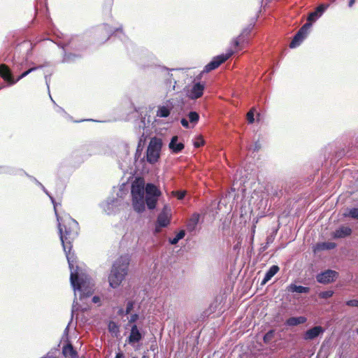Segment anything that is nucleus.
<instances>
[{
  "label": "nucleus",
  "mask_w": 358,
  "mask_h": 358,
  "mask_svg": "<svg viewBox=\"0 0 358 358\" xmlns=\"http://www.w3.org/2000/svg\"><path fill=\"white\" fill-rule=\"evenodd\" d=\"M327 7L328 6L324 4H321L317 6L314 12H312L308 15L307 22H310L312 24V22L315 21L320 16H321V15L324 13Z\"/></svg>",
  "instance_id": "17"
},
{
  "label": "nucleus",
  "mask_w": 358,
  "mask_h": 358,
  "mask_svg": "<svg viewBox=\"0 0 358 358\" xmlns=\"http://www.w3.org/2000/svg\"><path fill=\"white\" fill-rule=\"evenodd\" d=\"M171 113V109L167 106H162L158 107L157 116L159 117H167Z\"/></svg>",
  "instance_id": "26"
},
{
  "label": "nucleus",
  "mask_w": 358,
  "mask_h": 358,
  "mask_svg": "<svg viewBox=\"0 0 358 358\" xmlns=\"http://www.w3.org/2000/svg\"><path fill=\"white\" fill-rule=\"evenodd\" d=\"M118 315H120V316H123V315H125V310H123L122 308H120L118 312H117Z\"/></svg>",
  "instance_id": "43"
},
{
  "label": "nucleus",
  "mask_w": 358,
  "mask_h": 358,
  "mask_svg": "<svg viewBox=\"0 0 358 358\" xmlns=\"http://www.w3.org/2000/svg\"><path fill=\"white\" fill-rule=\"evenodd\" d=\"M92 302H93L94 303H98V302H99V301H100V298H99V296H94L92 298Z\"/></svg>",
  "instance_id": "42"
},
{
  "label": "nucleus",
  "mask_w": 358,
  "mask_h": 358,
  "mask_svg": "<svg viewBox=\"0 0 358 358\" xmlns=\"http://www.w3.org/2000/svg\"><path fill=\"white\" fill-rule=\"evenodd\" d=\"M352 229L348 227H341L336 229L334 233V237L335 238H341L348 236L351 234Z\"/></svg>",
  "instance_id": "20"
},
{
  "label": "nucleus",
  "mask_w": 358,
  "mask_h": 358,
  "mask_svg": "<svg viewBox=\"0 0 358 358\" xmlns=\"http://www.w3.org/2000/svg\"><path fill=\"white\" fill-rule=\"evenodd\" d=\"M348 215L354 219L358 220V208L350 209Z\"/></svg>",
  "instance_id": "36"
},
{
  "label": "nucleus",
  "mask_w": 358,
  "mask_h": 358,
  "mask_svg": "<svg viewBox=\"0 0 358 358\" xmlns=\"http://www.w3.org/2000/svg\"><path fill=\"white\" fill-rule=\"evenodd\" d=\"M173 194L177 197L178 199L181 200L185 197L186 192L185 191H176L173 192Z\"/></svg>",
  "instance_id": "38"
},
{
  "label": "nucleus",
  "mask_w": 358,
  "mask_h": 358,
  "mask_svg": "<svg viewBox=\"0 0 358 358\" xmlns=\"http://www.w3.org/2000/svg\"><path fill=\"white\" fill-rule=\"evenodd\" d=\"M145 185L144 179L142 178H136L131 185V196H144Z\"/></svg>",
  "instance_id": "9"
},
{
  "label": "nucleus",
  "mask_w": 358,
  "mask_h": 358,
  "mask_svg": "<svg viewBox=\"0 0 358 358\" xmlns=\"http://www.w3.org/2000/svg\"><path fill=\"white\" fill-rule=\"evenodd\" d=\"M130 257L128 255H121L113 263L108 275V282L111 287H118L128 274Z\"/></svg>",
  "instance_id": "2"
},
{
  "label": "nucleus",
  "mask_w": 358,
  "mask_h": 358,
  "mask_svg": "<svg viewBox=\"0 0 358 358\" xmlns=\"http://www.w3.org/2000/svg\"><path fill=\"white\" fill-rule=\"evenodd\" d=\"M108 329L110 332L117 333L119 331V327L114 322H110L108 324Z\"/></svg>",
  "instance_id": "34"
},
{
  "label": "nucleus",
  "mask_w": 358,
  "mask_h": 358,
  "mask_svg": "<svg viewBox=\"0 0 358 358\" xmlns=\"http://www.w3.org/2000/svg\"><path fill=\"white\" fill-rule=\"evenodd\" d=\"M115 358H125V357L122 352H118L116 354Z\"/></svg>",
  "instance_id": "44"
},
{
  "label": "nucleus",
  "mask_w": 358,
  "mask_h": 358,
  "mask_svg": "<svg viewBox=\"0 0 358 358\" xmlns=\"http://www.w3.org/2000/svg\"><path fill=\"white\" fill-rule=\"evenodd\" d=\"M112 3H113V0H110V2H109V6H111Z\"/></svg>",
  "instance_id": "46"
},
{
  "label": "nucleus",
  "mask_w": 358,
  "mask_h": 358,
  "mask_svg": "<svg viewBox=\"0 0 358 358\" xmlns=\"http://www.w3.org/2000/svg\"><path fill=\"white\" fill-rule=\"evenodd\" d=\"M275 331L274 330H269L263 338V341L265 343H269L272 339L274 337Z\"/></svg>",
  "instance_id": "31"
},
{
  "label": "nucleus",
  "mask_w": 358,
  "mask_h": 358,
  "mask_svg": "<svg viewBox=\"0 0 358 358\" xmlns=\"http://www.w3.org/2000/svg\"><path fill=\"white\" fill-rule=\"evenodd\" d=\"M178 140L177 136H173L169 145V149L175 154L180 152L185 148V145L182 143H178Z\"/></svg>",
  "instance_id": "15"
},
{
  "label": "nucleus",
  "mask_w": 358,
  "mask_h": 358,
  "mask_svg": "<svg viewBox=\"0 0 358 358\" xmlns=\"http://www.w3.org/2000/svg\"><path fill=\"white\" fill-rule=\"evenodd\" d=\"M180 122L184 127L189 128V122L185 118H182Z\"/></svg>",
  "instance_id": "41"
},
{
  "label": "nucleus",
  "mask_w": 358,
  "mask_h": 358,
  "mask_svg": "<svg viewBox=\"0 0 358 358\" xmlns=\"http://www.w3.org/2000/svg\"><path fill=\"white\" fill-rule=\"evenodd\" d=\"M142 339V335L136 324L131 327L130 335L128 337V343L133 344L139 342Z\"/></svg>",
  "instance_id": "16"
},
{
  "label": "nucleus",
  "mask_w": 358,
  "mask_h": 358,
  "mask_svg": "<svg viewBox=\"0 0 358 358\" xmlns=\"http://www.w3.org/2000/svg\"><path fill=\"white\" fill-rule=\"evenodd\" d=\"M146 196H157L159 197L162 195L160 189L152 183H147L145 185Z\"/></svg>",
  "instance_id": "18"
},
{
  "label": "nucleus",
  "mask_w": 358,
  "mask_h": 358,
  "mask_svg": "<svg viewBox=\"0 0 358 358\" xmlns=\"http://www.w3.org/2000/svg\"><path fill=\"white\" fill-rule=\"evenodd\" d=\"M133 358H136V357H133Z\"/></svg>",
  "instance_id": "49"
},
{
  "label": "nucleus",
  "mask_w": 358,
  "mask_h": 358,
  "mask_svg": "<svg viewBox=\"0 0 358 358\" xmlns=\"http://www.w3.org/2000/svg\"><path fill=\"white\" fill-rule=\"evenodd\" d=\"M138 319V315L135 313L132 314L129 320V323H134Z\"/></svg>",
  "instance_id": "40"
},
{
  "label": "nucleus",
  "mask_w": 358,
  "mask_h": 358,
  "mask_svg": "<svg viewBox=\"0 0 358 358\" xmlns=\"http://www.w3.org/2000/svg\"><path fill=\"white\" fill-rule=\"evenodd\" d=\"M325 329L321 326H315L303 334V339L304 341H313L323 334Z\"/></svg>",
  "instance_id": "10"
},
{
  "label": "nucleus",
  "mask_w": 358,
  "mask_h": 358,
  "mask_svg": "<svg viewBox=\"0 0 358 358\" xmlns=\"http://www.w3.org/2000/svg\"><path fill=\"white\" fill-rule=\"evenodd\" d=\"M158 198L157 196H145V202L150 210H153L156 208Z\"/></svg>",
  "instance_id": "25"
},
{
  "label": "nucleus",
  "mask_w": 358,
  "mask_h": 358,
  "mask_svg": "<svg viewBox=\"0 0 358 358\" xmlns=\"http://www.w3.org/2000/svg\"><path fill=\"white\" fill-rule=\"evenodd\" d=\"M52 202L57 220L59 222L60 217L59 216L57 210V203L54 201H52ZM58 227L63 249L65 252L69 268L72 271L73 268V261L72 259L73 254L71 255V249L73 247L72 243L78 235L79 225L74 219L69 217L65 220L62 224L59 222Z\"/></svg>",
  "instance_id": "1"
},
{
  "label": "nucleus",
  "mask_w": 358,
  "mask_h": 358,
  "mask_svg": "<svg viewBox=\"0 0 358 358\" xmlns=\"http://www.w3.org/2000/svg\"><path fill=\"white\" fill-rule=\"evenodd\" d=\"M134 302L133 301H129L127 303V307L125 309V315H129L132 309L134 308Z\"/></svg>",
  "instance_id": "37"
},
{
  "label": "nucleus",
  "mask_w": 358,
  "mask_h": 358,
  "mask_svg": "<svg viewBox=\"0 0 358 358\" xmlns=\"http://www.w3.org/2000/svg\"><path fill=\"white\" fill-rule=\"evenodd\" d=\"M185 235V232L184 230H180L178 234L177 235L172 239H169V243L171 244V245H176L178 243V242L184 238Z\"/></svg>",
  "instance_id": "29"
},
{
  "label": "nucleus",
  "mask_w": 358,
  "mask_h": 358,
  "mask_svg": "<svg viewBox=\"0 0 358 358\" xmlns=\"http://www.w3.org/2000/svg\"><path fill=\"white\" fill-rule=\"evenodd\" d=\"M170 211L171 208L169 206L165 205L157 217V224L160 227H166L170 223Z\"/></svg>",
  "instance_id": "11"
},
{
  "label": "nucleus",
  "mask_w": 358,
  "mask_h": 358,
  "mask_svg": "<svg viewBox=\"0 0 358 358\" xmlns=\"http://www.w3.org/2000/svg\"><path fill=\"white\" fill-rule=\"evenodd\" d=\"M0 77L10 85L17 83L13 77L10 68L5 64H0Z\"/></svg>",
  "instance_id": "12"
},
{
  "label": "nucleus",
  "mask_w": 358,
  "mask_h": 358,
  "mask_svg": "<svg viewBox=\"0 0 358 358\" xmlns=\"http://www.w3.org/2000/svg\"><path fill=\"white\" fill-rule=\"evenodd\" d=\"M203 90L204 85L201 83H196L192 86L189 96L192 99H197L203 95Z\"/></svg>",
  "instance_id": "13"
},
{
  "label": "nucleus",
  "mask_w": 358,
  "mask_h": 358,
  "mask_svg": "<svg viewBox=\"0 0 358 358\" xmlns=\"http://www.w3.org/2000/svg\"><path fill=\"white\" fill-rule=\"evenodd\" d=\"M287 290L291 292L308 293L310 292V288L308 287L291 284L287 287Z\"/></svg>",
  "instance_id": "24"
},
{
  "label": "nucleus",
  "mask_w": 358,
  "mask_h": 358,
  "mask_svg": "<svg viewBox=\"0 0 358 358\" xmlns=\"http://www.w3.org/2000/svg\"><path fill=\"white\" fill-rule=\"evenodd\" d=\"M162 147V140L157 137L150 139L147 148L146 158L150 164L156 163L160 157V152Z\"/></svg>",
  "instance_id": "4"
},
{
  "label": "nucleus",
  "mask_w": 358,
  "mask_h": 358,
  "mask_svg": "<svg viewBox=\"0 0 358 358\" xmlns=\"http://www.w3.org/2000/svg\"><path fill=\"white\" fill-rule=\"evenodd\" d=\"M204 140L203 139V137L201 136H197L196 138V141L194 142V146L195 148H200L201 146L204 145Z\"/></svg>",
  "instance_id": "35"
},
{
  "label": "nucleus",
  "mask_w": 358,
  "mask_h": 358,
  "mask_svg": "<svg viewBox=\"0 0 358 358\" xmlns=\"http://www.w3.org/2000/svg\"><path fill=\"white\" fill-rule=\"evenodd\" d=\"M255 108L253 107L248 112L246 115L247 120L249 124H252L255 122Z\"/></svg>",
  "instance_id": "32"
},
{
  "label": "nucleus",
  "mask_w": 358,
  "mask_h": 358,
  "mask_svg": "<svg viewBox=\"0 0 358 358\" xmlns=\"http://www.w3.org/2000/svg\"><path fill=\"white\" fill-rule=\"evenodd\" d=\"M333 294H334L333 291L328 290V291L321 292L319 294V296L321 299H329V298L333 296Z\"/></svg>",
  "instance_id": "33"
},
{
  "label": "nucleus",
  "mask_w": 358,
  "mask_h": 358,
  "mask_svg": "<svg viewBox=\"0 0 358 358\" xmlns=\"http://www.w3.org/2000/svg\"><path fill=\"white\" fill-rule=\"evenodd\" d=\"M160 230L157 229V227L156 228V231L157 232H159Z\"/></svg>",
  "instance_id": "48"
},
{
  "label": "nucleus",
  "mask_w": 358,
  "mask_h": 358,
  "mask_svg": "<svg viewBox=\"0 0 358 358\" xmlns=\"http://www.w3.org/2000/svg\"><path fill=\"white\" fill-rule=\"evenodd\" d=\"M253 26L251 24L243 29L240 35L232 41L236 50H241L249 43Z\"/></svg>",
  "instance_id": "5"
},
{
  "label": "nucleus",
  "mask_w": 358,
  "mask_h": 358,
  "mask_svg": "<svg viewBox=\"0 0 358 358\" xmlns=\"http://www.w3.org/2000/svg\"><path fill=\"white\" fill-rule=\"evenodd\" d=\"M336 244L334 242H323L317 243L314 249L315 252L325 250H331L335 248Z\"/></svg>",
  "instance_id": "23"
},
{
  "label": "nucleus",
  "mask_w": 358,
  "mask_h": 358,
  "mask_svg": "<svg viewBox=\"0 0 358 358\" xmlns=\"http://www.w3.org/2000/svg\"><path fill=\"white\" fill-rule=\"evenodd\" d=\"M354 3H355V0H350V1H349V6H351Z\"/></svg>",
  "instance_id": "45"
},
{
  "label": "nucleus",
  "mask_w": 358,
  "mask_h": 358,
  "mask_svg": "<svg viewBox=\"0 0 358 358\" xmlns=\"http://www.w3.org/2000/svg\"><path fill=\"white\" fill-rule=\"evenodd\" d=\"M47 64H42V65H39L38 66H34V67H31L30 69H29L27 71L23 72L18 78L17 79H16L15 80L19 81L20 80H21L22 78H24L25 76H27V75H29L30 73L36 71V69H41V68H43L44 66H45Z\"/></svg>",
  "instance_id": "28"
},
{
  "label": "nucleus",
  "mask_w": 358,
  "mask_h": 358,
  "mask_svg": "<svg viewBox=\"0 0 358 358\" xmlns=\"http://www.w3.org/2000/svg\"><path fill=\"white\" fill-rule=\"evenodd\" d=\"M142 358H149V357H148V356H146V355H143V356L142 357Z\"/></svg>",
  "instance_id": "47"
},
{
  "label": "nucleus",
  "mask_w": 358,
  "mask_h": 358,
  "mask_svg": "<svg viewBox=\"0 0 358 358\" xmlns=\"http://www.w3.org/2000/svg\"><path fill=\"white\" fill-rule=\"evenodd\" d=\"M338 273L333 270L328 269L317 275V281L322 284H329L334 282L337 277Z\"/></svg>",
  "instance_id": "8"
},
{
  "label": "nucleus",
  "mask_w": 358,
  "mask_h": 358,
  "mask_svg": "<svg viewBox=\"0 0 358 358\" xmlns=\"http://www.w3.org/2000/svg\"><path fill=\"white\" fill-rule=\"evenodd\" d=\"M189 122L193 124H196L199 120V114L195 111H191L188 114Z\"/></svg>",
  "instance_id": "30"
},
{
  "label": "nucleus",
  "mask_w": 358,
  "mask_h": 358,
  "mask_svg": "<svg viewBox=\"0 0 358 358\" xmlns=\"http://www.w3.org/2000/svg\"><path fill=\"white\" fill-rule=\"evenodd\" d=\"M70 280L73 289L81 292V298L88 297L94 293V289L92 287L90 286V282H88V285H86L87 282L83 278H79L76 270L71 271Z\"/></svg>",
  "instance_id": "3"
},
{
  "label": "nucleus",
  "mask_w": 358,
  "mask_h": 358,
  "mask_svg": "<svg viewBox=\"0 0 358 358\" xmlns=\"http://www.w3.org/2000/svg\"><path fill=\"white\" fill-rule=\"evenodd\" d=\"M199 214L195 213L190 218L187 227L189 229H194L199 221Z\"/></svg>",
  "instance_id": "27"
},
{
  "label": "nucleus",
  "mask_w": 358,
  "mask_h": 358,
  "mask_svg": "<svg viewBox=\"0 0 358 358\" xmlns=\"http://www.w3.org/2000/svg\"><path fill=\"white\" fill-rule=\"evenodd\" d=\"M145 203L144 196H132V206L136 212H143L145 209Z\"/></svg>",
  "instance_id": "14"
},
{
  "label": "nucleus",
  "mask_w": 358,
  "mask_h": 358,
  "mask_svg": "<svg viewBox=\"0 0 358 358\" xmlns=\"http://www.w3.org/2000/svg\"><path fill=\"white\" fill-rule=\"evenodd\" d=\"M346 305L350 307H358V300L351 299L346 301Z\"/></svg>",
  "instance_id": "39"
},
{
  "label": "nucleus",
  "mask_w": 358,
  "mask_h": 358,
  "mask_svg": "<svg viewBox=\"0 0 358 358\" xmlns=\"http://www.w3.org/2000/svg\"><path fill=\"white\" fill-rule=\"evenodd\" d=\"M307 321V318L304 316L291 317L285 321V324L290 327L297 326L304 324Z\"/></svg>",
  "instance_id": "21"
},
{
  "label": "nucleus",
  "mask_w": 358,
  "mask_h": 358,
  "mask_svg": "<svg viewBox=\"0 0 358 358\" xmlns=\"http://www.w3.org/2000/svg\"><path fill=\"white\" fill-rule=\"evenodd\" d=\"M232 55L233 52H230L225 55H220L217 57H215L210 62L206 65V66L204 67L203 72L208 73L218 68L222 64L225 62Z\"/></svg>",
  "instance_id": "7"
},
{
  "label": "nucleus",
  "mask_w": 358,
  "mask_h": 358,
  "mask_svg": "<svg viewBox=\"0 0 358 358\" xmlns=\"http://www.w3.org/2000/svg\"><path fill=\"white\" fill-rule=\"evenodd\" d=\"M280 270V268L277 265H273L269 270L266 273L264 279L262 280L261 285H265L268 280H270Z\"/></svg>",
  "instance_id": "22"
},
{
  "label": "nucleus",
  "mask_w": 358,
  "mask_h": 358,
  "mask_svg": "<svg viewBox=\"0 0 358 358\" xmlns=\"http://www.w3.org/2000/svg\"><path fill=\"white\" fill-rule=\"evenodd\" d=\"M310 27V22H306L305 24H303L294 36L293 39L289 43V48H294L299 46L307 36L308 30Z\"/></svg>",
  "instance_id": "6"
},
{
  "label": "nucleus",
  "mask_w": 358,
  "mask_h": 358,
  "mask_svg": "<svg viewBox=\"0 0 358 358\" xmlns=\"http://www.w3.org/2000/svg\"><path fill=\"white\" fill-rule=\"evenodd\" d=\"M62 353L67 358H78V352L73 348L71 343H67L62 348Z\"/></svg>",
  "instance_id": "19"
}]
</instances>
